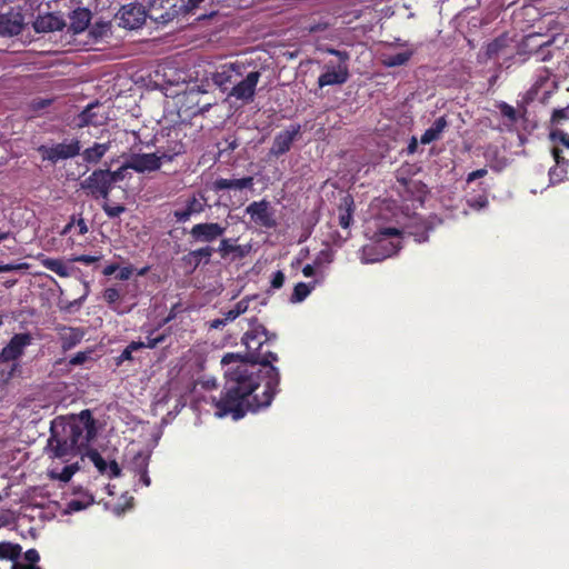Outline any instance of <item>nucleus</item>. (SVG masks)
Instances as JSON below:
<instances>
[{
	"mask_svg": "<svg viewBox=\"0 0 569 569\" xmlns=\"http://www.w3.org/2000/svg\"><path fill=\"white\" fill-rule=\"evenodd\" d=\"M277 339V333L268 331L254 318L241 338L247 353L229 352L222 357L223 366L234 367L226 370L221 397L213 399L219 417L230 415L239 420L248 411L256 412L271 405L280 385L279 369L272 365L278 361V355L263 347L272 346Z\"/></svg>",
	"mask_w": 569,
	"mask_h": 569,
	"instance_id": "f257e3e1",
	"label": "nucleus"
},
{
	"mask_svg": "<svg viewBox=\"0 0 569 569\" xmlns=\"http://www.w3.org/2000/svg\"><path fill=\"white\" fill-rule=\"evenodd\" d=\"M96 435V420L89 409L68 420L60 417L51 422L46 451L51 458L69 461L80 455L82 447H87Z\"/></svg>",
	"mask_w": 569,
	"mask_h": 569,
	"instance_id": "f03ea898",
	"label": "nucleus"
},
{
	"mask_svg": "<svg viewBox=\"0 0 569 569\" xmlns=\"http://www.w3.org/2000/svg\"><path fill=\"white\" fill-rule=\"evenodd\" d=\"M80 188L87 196L98 200L108 199L112 186L109 181V169H96L80 182Z\"/></svg>",
	"mask_w": 569,
	"mask_h": 569,
	"instance_id": "7ed1b4c3",
	"label": "nucleus"
},
{
	"mask_svg": "<svg viewBox=\"0 0 569 569\" xmlns=\"http://www.w3.org/2000/svg\"><path fill=\"white\" fill-rule=\"evenodd\" d=\"M43 161L57 163L60 160H67L80 154L81 142L74 138L70 142H60L51 147L41 144L37 148Z\"/></svg>",
	"mask_w": 569,
	"mask_h": 569,
	"instance_id": "20e7f679",
	"label": "nucleus"
},
{
	"mask_svg": "<svg viewBox=\"0 0 569 569\" xmlns=\"http://www.w3.org/2000/svg\"><path fill=\"white\" fill-rule=\"evenodd\" d=\"M247 66L243 62H229L220 64L211 74L213 83L221 91L231 89L239 78L244 76Z\"/></svg>",
	"mask_w": 569,
	"mask_h": 569,
	"instance_id": "39448f33",
	"label": "nucleus"
},
{
	"mask_svg": "<svg viewBox=\"0 0 569 569\" xmlns=\"http://www.w3.org/2000/svg\"><path fill=\"white\" fill-rule=\"evenodd\" d=\"M261 73L260 71H247L244 76L239 78L234 86L228 92L229 97H233L237 100H241L243 102H250L253 100L256 94V88L260 80Z\"/></svg>",
	"mask_w": 569,
	"mask_h": 569,
	"instance_id": "423d86ee",
	"label": "nucleus"
},
{
	"mask_svg": "<svg viewBox=\"0 0 569 569\" xmlns=\"http://www.w3.org/2000/svg\"><path fill=\"white\" fill-rule=\"evenodd\" d=\"M149 12L157 23L167 24L183 13V9H180L179 0H151Z\"/></svg>",
	"mask_w": 569,
	"mask_h": 569,
	"instance_id": "0eeeda50",
	"label": "nucleus"
},
{
	"mask_svg": "<svg viewBox=\"0 0 569 569\" xmlns=\"http://www.w3.org/2000/svg\"><path fill=\"white\" fill-rule=\"evenodd\" d=\"M246 213L251 218V221L259 227L272 229L277 226L274 211L270 202L266 199L253 201L246 208Z\"/></svg>",
	"mask_w": 569,
	"mask_h": 569,
	"instance_id": "6e6552de",
	"label": "nucleus"
},
{
	"mask_svg": "<svg viewBox=\"0 0 569 569\" xmlns=\"http://www.w3.org/2000/svg\"><path fill=\"white\" fill-rule=\"evenodd\" d=\"M227 227L218 222L196 223L189 231L190 238L197 243H211L224 236Z\"/></svg>",
	"mask_w": 569,
	"mask_h": 569,
	"instance_id": "1a4fd4ad",
	"label": "nucleus"
},
{
	"mask_svg": "<svg viewBox=\"0 0 569 569\" xmlns=\"http://www.w3.org/2000/svg\"><path fill=\"white\" fill-rule=\"evenodd\" d=\"M301 136V126L292 123L284 130L278 132L270 148V154L274 157L283 156L289 152L292 143Z\"/></svg>",
	"mask_w": 569,
	"mask_h": 569,
	"instance_id": "9d476101",
	"label": "nucleus"
},
{
	"mask_svg": "<svg viewBox=\"0 0 569 569\" xmlns=\"http://www.w3.org/2000/svg\"><path fill=\"white\" fill-rule=\"evenodd\" d=\"M32 342V336L29 332L16 333L0 352V362H10L18 360L24 352V349Z\"/></svg>",
	"mask_w": 569,
	"mask_h": 569,
	"instance_id": "9b49d317",
	"label": "nucleus"
},
{
	"mask_svg": "<svg viewBox=\"0 0 569 569\" xmlns=\"http://www.w3.org/2000/svg\"><path fill=\"white\" fill-rule=\"evenodd\" d=\"M162 160L160 154L154 153H133L126 161V168H130L136 172L157 171L161 168Z\"/></svg>",
	"mask_w": 569,
	"mask_h": 569,
	"instance_id": "f8f14e48",
	"label": "nucleus"
},
{
	"mask_svg": "<svg viewBox=\"0 0 569 569\" xmlns=\"http://www.w3.org/2000/svg\"><path fill=\"white\" fill-rule=\"evenodd\" d=\"M326 71L318 78L319 88L327 86L343 84L349 79L348 64H338L337 67L326 64Z\"/></svg>",
	"mask_w": 569,
	"mask_h": 569,
	"instance_id": "ddd939ff",
	"label": "nucleus"
},
{
	"mask_svg": "<svg viewBox=\"0 0 569 569\" xmlns=\"http://www.w3.org/2000/svg\"><path fill=\"white\" fill-rule=\"evenodd\" d=\"M186 206L183 209L174 210L173 217L177 222L184 223L190 220V218L194 214H200L204 211L207 199L203 194L199 197L192 196L186 200Z\"/></svg>",
	"mask_w": 569,
	"mask_h": 569,
	"instance_id": "4468645a",
	"label": "nucleus"
},
{
	"mask_svg": "<svg viewBox=\"0 0 569 569\" xmlns=\"http://www.w3.org/2000/svg\"><path fill=\"white\" fill-rule=\"evenodd\" d=\"M146 21V12L141 6L129 4L120 10V26L133 30L140 28Z\"/></svg>",
	"mask_w": 569,
	"mask_h": 569,
	"instance_id": "2eb2a0df",
	"label": "nucleus"
},
{
	"mask_svg": "<svg viewBox=\"0 0 569 569\" xmlns=\"http://www.w3.org/2000/svg\"><path fill=\"white\" fill-rule=\"evenodd\" d=\"M23 28V16L12 8L8 12H0V34L17 36Z\"/></svg>",
	"mask_w": 569,
	"mask_h": 569,
	"instance_id": "dca6fc26",
	"label": "nucleus"
},
{
	"mask_svg": "<svg viewBox=\"0 0 569 569\" xmlns=\"http://www.w3.org/2000/svg\"><path fill=\"white\" fill-rule=\"evenodd\" d=\"M61 349L66 352L79 345L83 337L84 331L81 328H73L68 326H58L56 328Z\"/></svg>",
	"mask_w": 569,
	"mask_h": 569,
	"instance_id": "f3484780",
	"label": "nucleus"
},
{
	"mask_svg": "<svg viewBox=\"0 0 569 569\" xmlns=\"http://www.w3.org/2000/svg\"><path fill=\"white\" fill-rule=\"evenodd\" d=\"M214 252V248L211 246H204L196 250L189 251L182 257L184 266L189 267L191 271H194L202 262L208 264Z\"/></svg>",
	"mask_w": 569,
	"mask_h": 569,
	"instance_id": "a211bd4d",
	"label": "nucleus"
},
{
	"mask_svg": "<svg viewBox=\"0 0 569 569\" xmlns=\"http://www.w3.org/2000/svg\"><path fill=\"white\" fill-rule=\"evenodd\" d=\"M254 180L253 177H242L240 179H226V178H218L212 183V190L214 192H220L223 190H243L249 189L251 190L253 188Z\"/></svg>",
	"mask_w": 569,
	"mask_h": 569,
	"instance_id": "6ab92c4d",
	"label": "nucleus"
},
{
	"mask_svg": "<svg viewBox=\"0 0 569 569\" xmlns=\"http://www.w3.org/2000/svg\"><path fill=\"white\" fill-rule=\"evenodd\" d=\"M33 27L37 32L61 31L66 27V21L54 13H48L38 17Z\"/></svg>",
	"mask_w": 569,
	"mask_h": 569,
	"instance_id": "aec40b11",
	"label": "nucleus"
},
{
	"mask_svg": "<svg viewBox=\"0 0 569 569\" xmlns=\"http://www.w3.org/2000/svg\"><path fill=\"white\" fill-rule=\"evenodd\" d=\"M70 18V27L69 29L74 33L83 32L90 24L92 14L91 11L87 8H77L74 9Z\"/></svg>",
	"mask_w": 569,
	"mask_h": 569,
	"instance_id": "412c9836",
	"label": "nucleus"
},
{
	"mask_svg": "<svg viewBox=\"0 0 569 569\" xmlns=\"http://www.w3.org/2000/svg\"><path fill=\"white\" fill-rule=\"evenodd\" d=\"M110 149V142L99 143L94 142L93 146L84 149L80 154L84 162L96 164L104 157Z\"/></svg>",
	"mask_w": 569,
	"mask_h": 569,
	"instance_id": "4be33fe9",
	"label": "nucleus"
},
{
	"mask_svg": "<svg viewBox=\"0 0 569 569\" xmlns=\"http://www.w3.org/2000/svg\"><path fill=\"white\" fill-rule=\"evenodd\" d=\"M236 242L237 239L223 238L222 236L219 240L218 248H214V252H218L222 259H227L230 254H237V257L242 258L244 250Z\"/></svg>",
	"mask_w": 569,
	"mask_h": 569,
	"instance_id": "5701e85b",
	"label": "nucleus"
},
{
	"mask_svg": "<svg viewBox=\"0 0 569 569\" xmlns=\"http://www.w3.org/2000/svg\"><path fill=\"white\" fill-rule=\"evenodd\" d=\"M448 121L445 116L439 117L435 120V122L431 124L430 128H428L421 136L420 142L422 144H429L436 140H438L443 132V130L447 128Z\"/></svg>",
	"mask_w": 569,
	"mask_h": 569,
	"instance_id": "b1692460",
	"label": "nucleus"
},
{
	"mask_svg": "<svg viewBox=\"0 0 569 569\" xmlns=\"http://www.w3.org/2000/svg\"><path fill=\"white\" fill-rule=\"evenodd\" d=\"M355 210L353 198L350 194L345 196L341 199L339 206V224L341 228L347 229L352 222V216Z\"/></svg>",
	"mask_w": 569,
	"mask_h": 569,
	"instance_id": "393cba45",
	"label": "nucleus"
},
{
	"mask_svg": "<svg viewBox=\"0 0 569 569\" xmlns=\"http://www.w3.org/2000/svg\"><path fill=\"white\" fill-rule=\"evenodd\" d=\"M186 148L184 144L179 140H169L167 142V147H161L158 149V153L161 157V160L171 161L174 157L184 153Z\"/></svg>",
	"mask_w": 569,
	"mask_h": 569,
	"instance_id": "a878e982",
	"label": "nucleus"
},
{
	"mask_svg": "<svg viewBox=\"0 0 569 569\" xmlns=\"http://www.w3.org/2000/svg\"><path fill=\"white\" fill-rule=\"evenodd\" d=\"M42 266L58 274L59 277L66 278L69 277V269L64 264V262L60 259L54 258H46L41 261Z\"/></svg>",
	"mask_w": 569,
	"mask_h": 569,
	"instance_id": "bb28decb",
	"label": "nucleus"
},
{
	"mask_svg": "<svg viewBox=\"0 0 569 569\" xmlns=\"http://www.w3.org/2000/svg\"><path fill=\"white\" fill-rule=\"evenodd\" d=\"M98 107V102L88 104L78 116V127L83 128L90 124H98L93 109Z\"/></svg>",
	"mask_w": 569,
	"mask_h": 569,
	"instance_id": "cd10ccee",
	"label": "nucleus"
},
{
	"mask_svg": "<svg viewBox=\"0 0 569 569\" xmlns=\"http://www.w3.org/2000/svg\"><path fill=\"white\" fill-rule=\"evenodd\" d=\"M22 548L18 543L0 542V559L16 561L21 555Z\"/></svg>",
	"mask_w": 569,
	"mask_h": 569,
	"instance_id": "c85d7f7f",
	"label": "nucleus"
},
{
	"mask_svg": "<svg viewBox=\"0 0 569 569\" xmlns=\"http://www.w3.org/2000/svg\"><path fill=\"white\" fill-rule=\"evenodd\" d=\"M102 297L114 312H117L118 315L124 313V311L120 310L119 306L117 305V302L121 299V293L119 289L114 287L107 288L104 289Z\"/></svg>",
	"mask_w": 569,
	"mask_h": 569,
	"instance_id": "c756f323",
	"label": "nucleus"
},
{
	"mask_svg": "<svg viewBox=\"0 0 569 569\" xmlns=\"http://www.w3.org/2000/svg\"><path fill=\"white\" fill-rule=\"evenodd\" d=\"M144 348V342L142 341H131L124 349L123 351L114 359L116 360V365L117 366H120L122 365L124 361H131L133 360V357H132V353L137 350H140Z\"/></svg>",
	"mask_w": 569,
	"mask_h": 569,
	"instance_id": "7c9ffc66",
	"label": "nucleus"
},
{
	"mask_svg": "<svg viewBox=\"0 0 569 569\" xmlns=\"http://www.w3.org/2000/svg\"><path fill=\"white\" fill-rule=\"evenodd\" d=\"M412 54H413V52L409 50V51L398 52L396 54L388 56L383 60V64L389 68L403 66L411 59Z\"/></svg>",
	"mask_w": 569,
	"mask_h": 569,
	"instance_id": "2f4dec72",
	"label": "nucleus"
},
{
	"mask_svg": "<svg viewBox=\"0 0 569 569\" xmlns=\"http://www.w3.org/2000/svg\"><path fill=\"white\" fill-rule=\"evenodd\" d=\"M567 168L568 166L565 164L551 167L549 170L550 183L558 184L563 182L567 179Z\"/></svg>",
	"mask_w": 569,
	"mask_h": 569,
	"instance_id": "473e14b6",
	"label": "nucleus"
},
{
	"mask_svg": "<svg viewBox=\"0 0 569 569\" xmlns=\"http://www.w3.org/2000/svg\"><path fill=\"white\" fill-rule=\"evenodd\" d=\"M150 456L146 455L143 452H138L132 461H131V468L136 473L142 472L148 470Z\"/></svg>",
	"mask_w": 569,
	"mask_h": 569,
	"instance_id": "72a5a7b5",
	"label": "nucleus"
},
{
	"mask_svg": "<svg viewBox=\"0 0 569 569\" xmlns=\"http://www.w3.org/2000/svg\"><path fill=\"white\" fill-rule=\"evenodd\" d=\"M310 287L305 282H299L295 286L293 292L291 295L292 302H301L303 301L310 293Z\"/></svg>",
	"mask_w": 569,
	"mask_h": 569,
	"instance_id": "f704fd0d",
	"label": "nucleus"
},
{
	"mask_svg": "<svg viewBox=\"0 0 569 569\" xmlns=\"http://www.w3.org/2000/svg\"><path fill=\"white\" fill-rule=\"evenodd\" d=\"M88 457L101 475L108 472V462L97 450H88Z\"/></svg>",
	"mask_w": 569,
	"mask_h": 569,
	"instance_id": "c9c22d12",
	"label": "nucleus"
},
{
	"mask_svg": "<svg viewBox=\"0 0 569 569\" xmlns=\"http://www.w3.org/2000/svg\"><path fill=\"white\" fill-rule=\"evenodd\" d=\"M248 308V305L246 301L241 300L239 302H237L233 308H231L230 310H228L226 313H224V321H233L234 319H237L240 315H242L243 312H246Z\"/></svg>",
	"mask_w": 569,
	"mask_h": 569,
	"instance_id": "e433bc0d",
	"label": "nucleus"
},
{
	"mask_svg": "<svg viewBox=\"0 0 569 569\" xmlns=\"http://www.w3.org/2000/svg\"><path fill=\"white\" fill-rule=\"evenodd\" d=\"M400 236V230L395 228V227H385V228H381L379 229L373 238L377 242H380L387 238H391V237H399Z\"/></svg>",
	"mask_w": 569,
	"mask_h": 569,
	"instance_id": "4c0bfd02",
	"label": "nucleus"
},
{
	"mask_svg": "<svg viewBox=\"0 0 569 569\" xmlns=\"http://www.w3.org/2000/svg\"><path fill=\"white\" fill-rule=\"evenodd\" d=\"M102 209L109 218H117L126 211V207L122 204L110 206L107 202L102 204Z\"/></svg>",
	"mask_w": 569,
	"mask_h": 569,
	"instance_id": "58836bf2",
	"label": "nucleus"
},
{
	"mask_svg": "<svg viewBox=\"0 0 569 569\" xmlns=\"http://www.w3.org/2000/svg\"><path fill=\"white\" fill-rule=\"evenodd\" d=\"M129 168H126V162H123L122 166L119 169H117L114 171L109 170V181H110L112 187H113L114 183L124 180L126 171Z\"/></svg>",
	"mask_w": 569,
	"mask_h": 569,
	"instance_id": "ea45409f",
	"label": "nucleus"
},
{
	"mask_svg": "<svg viewBox=\"0 0 569 569\" xmlns=\"http://www.w3.org/2000/svg\"><path fill=\"white\" fill-rule=\"evenodd\" d=\"M569 119V106L562 109H555L551 116V122L553 124H560L563 120Z\"/></svg>",
	"mask_w": 569,
	"mask_h": 569,
	"instance_id": "a19ab883",
	"label": "nucleus"
},
{
	"mask_svg": "<svg viewBox=\"0 0 569 569\" xmlns=\"http://www.w3.org/2000/svg\"><path fill=\"white\" fill-rule=\"evenodd\" d=\"M499 110L501 114L508 118L511 122L517 121V111L512 106L508 104L507 102H501L499 104Z\"/></svg>",
	"mask_w": 569,
	"mask_h": 569,
	"instance_id": "79ce46f5",
	"label": "nucleus"
},
{
	"mask_svg": "<svg viewBox=\"0 0 569 569\" xmlns=\"http://www.w3.org/2000/svg\"><path fill=\"white\" fill-rule=\"evenodd\" d=\"M92 502V498L89 501L84 502L79 499H71L67 507L70 511H80L87 508Z\"/></svg>",
	"mask_w": 569,
	"mask_h": 569,
	"instance_id": "37998d69",
	"label": "nucleus"
},
{
	"mask_svg": "<svg viewBox=\"0 0 569 569\" xmlns=\"http://www.w3.org/2000/svg\"><path fill=\"white\" fill-rule=\"evenodd\" d=\"M551 139L559 140L565 147L569 148V133L563 130H553L550 133Z\"/></svg>",
	"mask_w": 569,
	"mask_h": 569,
	"instance_id": "c03bdc74",
	"label": "nucleus"
},
{
	"mask_svg": "<svg viewBox=\"0 0 569 569\" xmlns=\"http://www.w3.org/2000/svg\"><path fill=\"white\" fill-rule=\"evenodd\" d=\"M89 358V352L87 351H79L73 357L70 358L69 365L70 366H80L83 365Z\"/></svg>",
	"mask_w": 569,
	"mask_h": 569,
	"instance_id": "a18cd8bd",
	"label": "nucleus"
},
{
	"mask_svg": "<svg viewBox=\"0 0 569 569\" xmlns=\"http://www.w3.org/2000/svg\"><path fill=\"white\" fill-rule=\"evenodd\" d=\"M329 54L338 57L340 63L339 64H347V61L349 60L350 56L347 51H341L333 48H328L326 50Z\"/></svg>",
	"mask_w": 569,
	"mask_h": 569,
	"instance_id": "49530a36",
	"label": "nucleus"
},
{
	"mask_svg": "<svg viewBox=\"0 0 569 569\" xmlns=\"http://www.w3.org/2000/svg\"><path fill=\"white\" fill-rule=\"evenodd\" d=\"M104 475L110 479L120 477L121 468L116 460H112L110 463H108V472Z\"/></svg>",
	"mask_w": 569,
	"mask_h": 569,
	"instance_id": "de8ad7c7",
	"label": "nucleus"
},
{
	"mask_svg": "<svg viewBox=\"0 0 569 569\" xmlns=\"http://www.w3.org/2000/svg\"><path fill=\"white\" fill-rule=\"evenodd\" d=\"M24 559H26V561H28V565L37 566V562H39V560H40V555H39L38 550H36L33 548L28 549L24 552Z\"/></svg>",
	"mask_w": 569,
	"mask_h": 569,
	"instance_id": "09e8293b",
	"label": "nucleus"
},
{
	"mask_svg": "<svg viewBox=\"0 0 569 569\" xmlns=\"http://www.w3.org/2000/svg\"><path fill=\"white\" fill-rule=\"evenodd\" d=\"M284 283V274L282 271L278 270L273 273L271 279V287L273 289H280Z\"/></svg>",
	"mask_w": 569,
	"mask_h": 569,
	"instance_id": "8fccbe9b",
	"label": "nucleus"
},
{
	"mask_svg": "<svg viewBox=\"0 0 569 569\" xmlns=\"http://www.w3.org/2000/svg\"><path fill=\"white\" fill-rule=\"evenodd\" d=\"M74 227L77 228L78 230V234H86L88 232V224L86 222V220L82 218V217H78L74 214Z\"/></svg>",
	"mask_w": 569,
	"mask_h": 569,
	"instance_id": "3c124183",
	"label": "nucleus"
},
{
	"mask_svg": "<svg viewBox=\"0 0 569 569\" xmlns=\"http://www.w3.org/2000/svg\"><path fill=\"white\" fill-rule=\"evenodd\" d=\"M79 469L78 465H69L66 466L61 472L60 479L63 481L70 480V478L73 476V473Z\"/></svg>",
	"mask_w": 569,
	"mask_h": 569,
	"instance_id": "603ef678",
	"label": "nucleus"
},
{
	"mask_svg": "<svg viewBox=\"0 0 569 569\" xmlns=\"http://www.w3.org/2000/svg\"><path fill=\"white\" fill-rule=\"evenodd\" d=\"M204 0H188L187 3H181L180 9H183V14L190 13L200 6Z\"/></svg>",
	"mask_w": 569,
	"mask_h": 569,
	"instance_id": "864d4df0",
	"label": "nucleus"
},
{
	"mask_svg": "<svg viewBox=\"0 0 569 569\" xmlns=\"http://www.w3.org/2000/svg\"><path fill=\"white\" fill-rule=\"evenodd\" d=\"M488 173L486 168L477 169L475 171H471L467 176V183H471L472 181L483 178Z\"/></svg>",
	"mask_w": 569,
	"mask_h": 569,
	"instance_id": "5fc2aeb1",
	"label": "nucleus"
},
{
	"mask_svg": "<svg viewBox=\"0 0 569 569\" xmlns=\"http://www.w3.org/2000/svg\"><path fill=\"white\" fill-rule=\"evenodd\" d=\"M164 338L166 337L163 335L158 336L156 338H152L151 336H148L147 337V342H144V348L153 349L158 345L162 343L164 341Z\"/></svg>",
	"mask_w": 569,
	"mask_h": 569,
	"instance_id": "6e6d98bb",
	"label": "nucleus"
},
{
	"mask_svg": "<svg viewBox=\"0 0 569 569\" xmlns=\"http://www.w3.org/2000/svg\"><path fill=\"white\" fill-rule=\"evenodd\" d=\"M552 156H553V159L556 162L555 166H560V164L568 166V160L562 156V151L559 148L552 149Z\"/></svg>",
	"mask_w": 569,
	"mask_h": 569,
	"instance_id": "4d7b16f0",
	"label": "nucleus"
},
{
	"mask_svg": "<svg viewBox=\"0 0 569 569\" xmlns=\"http://www.w3.org/2000/svg\"><path fill=\"white\" fill-rule=\"evenodd\" d=\"M180 308H181V303L180 302L173 305L171 307V309L169 310L168 316L163 319V323H169L173 319H176L177 315L180 312Z\"/></svg>",
	"mask_w": 569,
	"mask_h": 569,
	"instance_id": "13d9d810",
	"label": "nucleus"
},
{
	"mask_svg": "<svg viewBox=\"0 0 569 569\" xmlns=\"http://www.w3.org/2000/svg\"><path fill=\"white\" fill-rule=\"evenodd\" d=\"M98 260H99L98 257L89 256V254H80V256H77V257H74L72 259V261L81 262V263H84V264H92L93 262H96Z\"/></svg>",
	"mask_w": 569,
	"mask_h": 569,
	"instance_id": "bf43d9fd",
	"label": "nucleus"
},
{
	"mask_svg": "<svg viewBox=\"0 0 569 569\" xmlns=\"http://www.w3.org/2000/svg\"><path fill=\"white\" fill-rule=\"evenodd\" d=\"M118 271L119 272L116 274V278L118 280H122V281L128 280L132 274L131 267H122V268L119 267Z\"/></svg>",
	"mask_w": 569,
	"mask_h": 569,
	"instance_id": "052dcab7",
	"label": "nucleus"
},
{
	"mask_svg": "<svg viewBox=\"0 0 569 569\" xmlns=\"http://www.w3.org/2000/svg\"><path fill=\"white\" fill-rule=\"evenodd\" d=\"M107 28V24H96L92 30H91V33L94 36V37H102L103 32H104V29Z\"/></svg>",
	"mask_w": 569,
	"mask_h": 569,
	"instance_id": "680f3d73",
	"label": "nucleus"
},
{
	"mask_svg": "<svg viewBox=\"0 0 569 569\" xmlns=\"http://www.w3.org/2000/svg\"><path fill=\"white\" fill-rule=\"evenodd\" d=\"M119 269V266L117 263H111V264H108L107 267H104L102 273L104 276H112L113 273H116V271H118Z\"/></svg>",
	"mask_w": 569,
	"mask_h": 569,
	"instance_id": "e2e57ef3",
	"label": "nucleus"
},
{
	"mask_svg": "<svg viewBox=\"0 0 569 569\" xmlns=\"http://www.w3.org/2000/svg\"><path fill=\"white\" fill-rule=\"evenodd\" d=\"M72 228H74V214H72L70 217L69 222L63 227L61 234L62 236L68 234L69 232H71Z\"/></svg>",
	"mask_w": 569,
	"mask_h": 569,
	"instance_id": "0e129e2a",
	"label": "nucleus"
},
{
	"mask_svg": "<svg viewBox=\"0 0 569 569\" xmlns=\"http://www.w3.org/2000/svg\"><path fill=\"white\" fill-rule=\"evenodd\" d=\"M302 273L307 278L313 277L315 273H316L315 266L313 264H306L302 268Z\"/></svg>",
	"mask_w": 569,
	"mask_h": 569,
	"instance_id": "69168bd1",
	"label": "nucleus"
},
{
	"mask_svg": "<svg viewBox=\"0 0 569 569\" xmlns=\"http://www.w3.org/2000/svg\"><path fill=\"white\" fill-rule=\"evenodd\" d=\"M138 475L140 476L139 481H140L141 483H143L146 487H149V486H150V483H151V479H150V477H149V475H148V470L142 471V472H139Z\"/></svg>",
	"mask_w": 569,
	"mask_h": 569,
	"instance_id": "338daca9",
	"label": "nucleus"
},
{
	"mask_svg": "<svg viewBox=\"0 0 569 569\" xmlns=\"http://www.w3.org/2000/svg\"><path fill=\"white\" fill-rule=\"evenodd\" d=\"M486 204H487V199L485 197H480L479 199L470 202V207L477 208V209L482 208Z\"/></svg>",
	"mask_w": 569,
	"mask_h": 569,
	"instance_id": "774afa93",
	"label": "nucleus"
}]
</instances>
